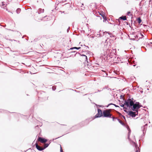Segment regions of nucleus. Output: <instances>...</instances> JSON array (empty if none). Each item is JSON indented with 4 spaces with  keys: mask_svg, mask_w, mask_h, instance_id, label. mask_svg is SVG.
Wrapping results in <instances>:
<instances>
[{
    "mask_svg": "<svg viewBox=\"0 0 152 152\" xmlns=\"http://www.w3.org/2000/svg\"><path fill=\"white\" fill-rule=\"evenodd\" d=\"M111 109H107L104 110L103 112V116L107 118H111L112 114L110 113Z\"/></svg>",
    "mask_w": 152,
    "mask_h": 152,
    "instance_id": "f257e3e1",
    "label": "nucleus"
},
{
    "mask_svg": "<svg viewBox=\"0 0 152 152\" xmlns=\"http://www.w3.org/2000/svg\"><path fill=\"white\" fill-rule=\"evenodd\" d=\"M132 109L133 111H135L137 113L138 112L139 109L141 107L139 102H137L136 103L132 105Z\"/></svg>",
    "mask_w": 152,
    "mask_h": 152,
    "instance_id": "f03ea898",
    "label": "nucleus"
},
{
    "mask_svg": "<svg viewBox=\"0 0 152 152\" xmlns=\"http://www.w3.org/2000/svg\"><path fill=\"white\" fill-rule=\"evenodd\" d=\"M124 104L126 105L127 107H131L134 104V102L131 99H129L125 101Z\"/></svg>",
    "mask_w": 152,
    "mask_h": 152,
    "instance_id": "7ed1b4c3",
    "label": "nucleus"
},
{
    "mask_svg": "<svg viewBox=\"0 0 152 152\" xmlns=\"http://www.w3.org/2000/svg\"><path fill=\"white\" fill-rule=\"evenodd\" d=\"M37 140L38 142L42 144L45 143L48 141L47 140L40 137H38Z\"/></svg>",
    "mask_w": 152,
    "mask_h": 152,
    "instance_id": "20e7f679",
    "label": "nucleus"
},
{
    "mask_svg": "<svg viewBox=\"0 0 152 152\" xmlns=\"http://www.w3.org/2000/svg\"><path fill=\"white\" fill-rule=\"evenodd\" d=\"M98 113L95 115V118L100 117L103 116V113L101 110L98 109Z\"/></svg>",
    "mask_w": 152,
    "mask_h": 152,
    "instance_id": "39448f33",
    "label": "nucleus"
},
{
    "mask_svg": "<svg viewBox=\"0 0 152 152\" xmlns=\"http://www.w3.org/2000/svg\"><path fill=\"white\" fill-rule=\"evenodd\" d=\"M35 145L36 147L39 151H42L44 150L43 147L39 146L37 143H36L35 144Z\"/></svg>",
    "mask_w": 152,
    "mask_h": 152,
    "instance_id": "423d86ee",
    "label": "nucleus"
},
{
    "mask_svg": "<svg viewBox=\"0 0 152 152\" xmlns=\"http://www.w3.org/2000/svg\"><path fill=\"white\" fill-rule=\"evenodd\" d=\"M136 112H133L132 111H130L128 113V114L133 118L135 117L136 116Z\"/></svg>",
    "mask_w": 152,
    "mask_h": 152,
    "instance_id": "0eeeda50",
    "label": "nucleus"
},
{
    "mask_svg": "<svg viewBox=\"0 0 152 152\" xmlns=\"http://www.w3.org/2000/svg\"><path fill=\"white\" fill-rule=\"evenodd\" d=\"M99 15H101L103 18V19L104 20H107V19L106 17L105 16V15L104 13L103 12H102L99 13Z\"/></svg>",
    "mask_w": 152,
    "mask_h": 152,
    "instance_id": "6e6552de",
    "label": "nucleus"
},
{
    "mask_svg": "<svg viewBox=\"0 0 152 152\" xmlns=\"http://www.w3.org/2000/svg\"><path fill=\"white\" fill-rule=\"evenodd\" d=\"M136 148V152H140V149L138 146L136 145H135Z\"/></svg>",
    "mask_w": 152,
    "mask_h": 152,
    "instance_id": "1a4fd4ad",
    "label": "nucleus"
},
{
    "mask_svg": "<svg viewBox=\"0 0 152 152\" xmlns=\"http://www.w3.org/2000/svg\"><path fill=\"white\" fill-rule=\"evenodd\" d=\"M120 19H122L123 20H126V16H122L119 18L118 20H119Z\"/></svg>",
    "mask_w": 152,
    "mask_h": 152,
    "instance_id": "9d476101",
    "label": "nucleus"
},
{
    "mask_svg": "<svg viewBox=\"0 0 152 152\" xmlns=\"http://www.w3.org/2000/svg\"><path fill=\"white\" fill-rule=\"evenodd\" d=\"M44 144V147H43L44 149L47 147L49 144V143H46Z\"/></svg>",
    "mask_w": 152,
    "mask_h": 152,
    "instance_id": "9b49d317",
    "label": "nucleus"
},
{
    "mask_svg": "<svg viewBox=\"0 0 152 152\" xmlns=\"http://www.w3.org/2000/svg\"><path fill=\"white\" fill-rule=\"evenodd\" d=\"M137 22L139 24L140 23L142 22V20L140 17L137 18Z\"/></svg>",
    "mask_w": 152,
    "mask_h": 152,
    "instance_id": "f8f14e48",
    "label": "nucleus"
},
{
    "mask_svg": "<svg viewBox=\"0 0 152 152\" xmlns=\"http://www.w3.org/2000/svg\"><path fill=\"white\" fill-rule=\"evenodd\" d=\"M118 121L122 125H123V126L125 125L124 123L123 122H122L121 120H120L119 119H118Z\"/></svg>",
    "mask_w": 152,
    "mask_h": 152,
    "instance_id": "ddd939ff",
    "label": "nucleus"
},
{
    "mask_svg": "<svg viewBox=\"0 0 152 152\" xmlns=\"http://www.w3.org/2000/svg\"><path fill=\"white\" fill-rule=\"evenodd\" d=\"M20 11H21V9L20 8H18L17 9V10H16V12L18 14L20 12Z\"/></svg>",
    "mask_w": 152,
    "mask_h": 152,
    "instance_id": "4468645a",
    "label": "nucleus"
},
{
    "mask_svg": "<svg viewBox=\"0 0 152 152\" xmlns=\"http://www.w3.org/2000/svg\"><path fill=\"white\" fill-rule=\"evenodd\" d=\"M80 48V47H79V48H77L76 47H73V48H70V49H77V50H78Z\"/></svg>",
    "mask_w": 152,
    "mask_h": 152,
    "instance_id": "2eb2a0df",
    "label": "nucleus"
},
{
    "mask_svg": "<svg viewBox=\"0 0 152 152\" xmlns=\"http://www.w3.org/2000/svg\"><path fill=\"white\" fill-rule=\"evenodd\" d=\"M111 118H113V121H114V119H116V118H115V117H114V116H113L112 115V116H111Z\"/></svg>",
    "mask_w": 152,
    "mask_h": 152,
    "instance_id": "dca6fc26",
    "label": "nucleus"
},
{
    "mask_svg": "<svg viewBox=\"0 0 152 152\" xmlns=\"http://www.w3.org/2000/svg\"><path fill=\"white\" fill-rule=\"evenodd\" d=\"M60 151L61 152H63V151L62 149V147L61 145H60Z\"/></svg>",
    "mask_w": 152,
    "mask_h": 152,
    "instance_id": "f3484780",
    "label": "nucleus"
},
{
    "mask_svg": "<svg viewBox=\"0 0 152 152\" xmlns=\"http://www.w3.org/2000/svg\"><path fill=\"white\" fill-rule=\"evenodd\" d=\"M124 104H122L121 105V106L122 107H124Z\"/></svg>",
    "mask_w": 152,
    "mask_h": 152,
    "instance_id": "a211bd4d",
    "label": "nucleus"
},
{
    "mask_svg": "<svg viewBox=\"0 0 152 152\" xmlns=\"http://www.w3.org/2000/svg\"><path fill=\"white\" fill-rule=\"evenodd\" d=\"M130 13V12H127V15H129V14Z\"/></svg>",
    "mask_w": 152,
    "mask_h": 152,
    "instance_id": "6ab92c4d",
    "label": "nucleus"
},
{
    "mask_svg": "<svg viewBox=\"0 0 152 152\" xmlns=\"http://www.w3.org/2000/svg\"><path fill=\"white\" fill-rule=\"evenodd\" d=\"M114 105H115V107H118V106L116 105H115V104H114Z\"/></svg>",
    "mask_w": 152,
    "mask_h": 152,
    "instance_id": "aec40b11",
    "label": "nucleus"
},
{
    "mask_svg": "<svg viewBox=\"0 0 152 152\" xmlns=\"http://www.w3.org/2000/svg\"><path fill=\"white\" fill-rule=\"evenodd\" d=\"M123 118H124V119H125V117H124V116H123Z\"/></svg>",
    "mask_w": 152,
    "mask_h": 152,
    "instance_id": "412c9836",
    "label": "nucleus"
},
{
    "mask_svg": "<svg viewBox=\"0 0 152 152\" xmlns=\"http://www.w3.org/2000/svg\"><path fill=\"white\" fill-rule=\"evenodd\" d=\"M86 56V58H87V56Z\"/></svg>",
    "mask_w": 152,
    "mask_h": 152,
    "instance_id": "4be33fe9",
    "label": "nucleus"
}]
</instances>
